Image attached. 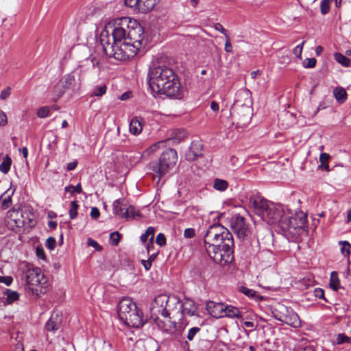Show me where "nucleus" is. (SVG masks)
Listing matches in <instances>:
<instances>
[{
  "label": "nucleus",
  "mask_w": 351,
  "mask_h": 351,
  "mask_svg": "<svg viewBox=\"0 0 351 351\" xmlns=\"http://www.w3.org/2000/svg\"><path fill=\"white\" fill-rule=\"evenodd\" d=\"M121 237V234L117 231L110 233V242L111 245H112L114 246H117L120 241Z\"/></svg>",
  "instance_id": "37998d69"
},
{
  "label": "nucleus",
  "mask_w": 351,
  "mask_h": 351,
  "mask_svg": "<svg viewBox=\"0 0 351 351\" xmlns=\"http://www.w3.org/2000/svg\"><path fill=\"white\" fill-rule=\"evenodd\" d=\"M130 23V19L128 17H123L115 21L114 27L111 34L114 44L121 43V41L125 43Z\"/></svg>",
  "instance_id": "ddd939ff"
},
{
  "label": "nucleus",
  "mask_w": 351,
  "mask_h": 351,
  "mask_svg": "<svg viewBox=\"0 0 351 351\" xmlns=\"http://www.w3.org/2000/svg\"><path fill=\"white\" fill-rule=\"evenodd\" d=\"M120 319L126 326L133 328H139L144 324L142 312L138 308L137 306H134L128 315L126 314Z\"/></svg>",
  "instance_id": "dca6fc26"
},
{
  "label": "nucleus",
  "mask_w": 351,
  "mask_h": 351,
  "mask_svg": "<svg viewBox=\"0 0 351 351\" xmlns=\"http://www.w3.org/2000/svg\"><path fill=\"white\" fill-rule=\"evenodd\" d=\"M164 144L163 141L158 142L156 143H154L152 146H150L147 149H146L145 152H147L148 154H152L155 152L160 147V145Z\"/></svg>",
  "instance_id": "680f3d73"
},
{
  "label": "nucleus",
  "mask_w": 351,
  "mask_h": 351,
  "mask_svg": "<svg viewBox=\"0 0 351 351\" xmlns=\"http://www.w3.org/2000/svg\"><path fill=\"white\" fill-rule=\"evenodd\" d=\"M173 301L174 303L180 304V299L173 295L169 297L165 294L157 295L154 302L152 304L151 315L152 317L160 315L164 318H167L169 314V302Z\"/></svg>",
  "instance_id": "0eeeda50"
},
{
  "label": "nucleus",
  "mask_w": 351,
  "mask_h": 351,
  "mask_svg": "<svg viewBox=\"0 0 351 351\" xmlns=\"http://www.w3.org/2000/svg\"><path fill=\"white\" fill-rule=\"evenodd\" d=\"M341 245V251L344 256H348L350 254L351 245L346 241H340Z\"/></svg>",
  "instance_id": "c03bdc74"
},
{
  "label": "nucleus",
  "mask_w": 351,
  "mask_h": 351,
  "mask_svg": "<svg viewBox=\"0 0 351 351\" xmlns=\"http://www.w3.org/2000/svg\"><path fill=\"white\" fill-rule=\"evenodd\" d=\"M230 231L219 223L210 225L204 234V241L206 250L216 246L221 238L229 236Z\"/></svg>",
  "instance_id": "6e6552de"
},
{
  "label": "nucleus",
  "mask_w": 351,
  "mask_h": 351,
  "mask_svg": "<svg viewBox=\"0 0 351 351\" xmlns=\"http://www.w3.org/2000/svg\"><path fill=\"white\" fill-rule=\"evenodd\" d=\"M49 108L48 107H42L37 111V116L40 118H45L49 115Z\"/></svg>",
  "instance_id": "3c124183"
},
{
  "label": "nucleus",
  "mask_w": 351,
  "mask_h": 351,
  "mask_svg": "<svg viewBox=\"0 0 351 351\" xmlns=\"http://www.w3.org/2000/svg\"><path fill=\"white\" fill-rule=\"evenodd\" d=\"M206 310L208 311L210 315L214 317H223L226 305L223 303L209 301L206 303Z\"/></svg>",
  "instance_id": "6ab92c4d"
},
{
  "label": "nucleus",
  "mask_w": 351,
  "mask_h": 351,
  "mask_svg": "<svg viewBox=\"0 0 351 351\" xmlns=\"http://www.w3.org/2000/svg\"><path fill=\"white\" fill-rule=\"evenodd\" d=\"M304 43V41L302 42V44L297 45L293 49V53L298 58H301L303 45Z\"/></svg>",
  "instance_id": "0e129e2a"
},
{
  "label": "nucleus",
  "mask_w": 351,
  "mask_h": 351,
  "mask_svg": "<svg viewBox=\"0 0 351 351\" xmlns=\"http://www.w3.org/2000/svg\"><path fill=\"white\" fill-rule=\"evenodd\" d=\"M136 306V303L128 298H123L118 304L117 313L120 318H123V316L128 314L129 312Z\"/></svg>",
  "instance_id": "412c9836"
},
{
  "label": "nucleus",
  "mask_w": 351,
  "mask_h": 351,
  "mask_svg": "<svg viewBox=\"0 0 351 351\" xmlns=\"http://www.w3.org/2000/svg\"><path fill=\"white\" fill-rule=\"evenodd\" d=\"M217 247H223L225 254L223 257H226L228 259L229 255L230 254V247H234V241L232 234L229 232V236L221 238L217 243H215Z\"/></svg>",
  "instance_id": "4be33fe9"
},
{
  "label": "nucleus",
  "mask_w": 351,
  "mask_h": 351,
  "mask_svg": "<svg viewBox=\"0 0 351 351\" xmlns=\"http://www.w3.org/2000/svg\"><path fill=\"white\" fill-rule=\"evenodd\" d=\"M158 0H139L138 11L147 13L151 11L156 5Z\"/></svg>",
  "instance_id": "bb28decb"
},
{
  "label": "nucleus",
  "mask_w": 351,
  "mask_h": 351,
  "mask_svg": "<svg viewBox=\"0 0 351 351\" xmlns=\"http://www.w3.org/2000/svg\"><path fill=\"white\" fill-rule=\"evenodd\" d=\"M335 60L344 66H348L350 63V60L340 53H335L334 55Z\"/></svg>",
  "instance_id": "58836bf2"
},
{
  "label": "nucleus",
  "mask_w": 351,
  "mask_h": 351,
  "mask_svg": "<svg viewBox=\"0 0 351 351\" xmlns=\"http://www.w3.org/2000/svg\"><path fill=\"white\" fill-rule=\"evenodd\" d=\"M152 319L159 330L169 335L175 340H181L184 328L181 325L178 326L175 321H171L169 315L167 318H164L165 319H160L158 315Z\"/></svg>",
  "instance_id": "423d86ee"
},
{
  "label": "nucleus",
  "mask_w": 351,
  "mask_h": 351,
  "mask_svg": "<svg viewBox=\"0 0 351 351\" xmlns=\"http://www.w3.org/2000/svg\"><path fill=\"white\" fill-rule=\"evenodd\" d=\"M333 95L336 100L340 103H344L347 99V93L345 88L342 87H336L333 90Z\"/></svg>",
  "instance_id": "c756f323"
},
{
  "label": "nucleus",
  "mask_w": 351,
  "mask_h": 351,
  "mask_svg": "<svg viewBox=\"0 0 351 351\" xmlns=\"http://www.w3.org/2000/svg\"><path fill=\"white\" fill-rule=\"evenodd\" d=\"M229 186L228 182L221 178H215L213 180V187L219 191H225Z\"/></svg>",
  "instance_id": "473e14b6"
},
{
  "label": "nucleus",
  "mask_w": 351,
  "mask_h": 351,
  "mask_svg": "<svg viewBox=\"0 0 351 351\" xmlns=\"http://www.w3.org/2000/svg\"><path fill=\"white\" fill-rule=\"evenodd\" d=\"M99 40L104 53L105 49H107V47H113L114 45V41L112 40V43H111L112 36L110 35L107 30L101 32Z\"/></svg>",
  "instance_id": "393cba45"
},
{
  "label": "nucleus",
  "mask_w": 351,
  "mask_h": 351,
  "mask_svg": "<svg viewBox=\"0 0 351 351\" xmlns=\"http://www.w3.org/2000/svg\"><path fill=\"white\" fill-rule=\"evenodd\" d=\"M337 343L339 344L344 343H351V336L348 337L344 334H339L337 338Z\"/></svg>",
  "instance_id": "603ef678"
},
{
  "label": "nucleus",
  "mask_w": 351,
  "mask_h": 351,
  "mask_svg": "<svg viewBox=\"0 0 351 351\" xmlns=\"http://www.w3.org/2000/svg\"><path fill=\"white\" fill-rule=\"evenodd\" d=\"M210 258L217 264L221 266H224L228 263H230L233 259V247H230V254L229 255L228 259L223 257L225 252L223 247H217L216 246H212L210 248L206 250Z\"/></svg>",
  "instance_id": "4468645a"
},
{
  "label": "nucleus",
  "mask_w": 351,
  "mask_h": 351,
  "mask_svg": "<svg viewBox=\"0 0 351 351\" xmlns=\"http://www.w3.org/2000/svg\"><path fill=\"white\" fill-rule=\"evenodd\" d=\"M126 205L123 204L121 199H117L113 204V213L116 215H119L121 218L125 217V210H126Z\"/></svg>",
  "instance_id": "c85d7f7f"
},
{
  "label": "nucleus",
  "mask_w": 351,
  "mask_h": 351,
  "mask_svg": "<svg viewBox=\"0 0 351 351\" xmlns=\"http://www.w3.org/2000/svg\"><path fill=\"white\" fill-rule=\"evenodd\" d=\"M56 241L54 237H49L45 243V246L49 250H53L56 247Z\"/></svg>",
  "instance_id": "6e6d98bb"
},
{
  "label": "nucleus",
  "mask_w": 351,
  "mask_h": 351,
  "mask_svg": "<svg viewBox=\"0 0 351 351\" xmlns=\"http://www.w3.org/2000/svg\"><path fill=\"white\" fill-rule=\"evenodd\" d=\"M241 323L247 328H249V330H245V332L247 335H249L250 332L254 331L257 326L258 324L254 323L253 321H247L245 319L243 316H242L240 319Z\"/></svg>",
  "instance_id": "e433bc0d"
},
{
  "label": "nucleus",
  "mask_w": 351,
  "mask_h": 351,
  "mask_svg": "<svg viewBox=\"0 0 351 351\" xmlns=\"http://www.w3.org/2000/svg\"><path fill=\"white\" fill-rule=\"evenodd\" d=\"M330 157V155L326 153H322L320 154L319 160L321 162V166L326 170L328 169V165L327 162H328Z\"/></svg>",
  "instance_id": "09e8293b"
},
{
  "label": "nucleus",
  "mask_w": 351,
  "mask_h": 351,
  "mask_svg": "<svg viewBox=\"0 0 351 351\" xmlns=\"http://www.w3.org/2000/svg\"><path fill=\"white\" fill-rule=\"evenodd\" d=\"M11 165V158L8 155H6L0 164V171L5 174L8 173L10 169Z\"/></svg>",
  "instance_id": "c9c22d12"
},
{
  "label": "nucleus",
  "mask_w": 351,
  "mask_h": 351,
  "mask_svg": "<svg viewBox=\"0 0 351 351\" xmlns=\"http://www.w3.org/2000/svg\"><path fill=\"white\" fill-rule=\"evenodd\" d=\"M177 160V152L174 149H167L162 153L158 160L149 164V169L152 171L154 178H157L159 181L176 165Z\"/></svg>",
  "instance_id": "f03ea898"
},
{
  "label": "nucleus",
  "mask_w": 351,
  "mask_h": 351,
  "mask_svg": "<svg viewBox=\"0 0 351 351\" xmlns=\"http://www.w3.org/2000/svg\"><path fill=\"white\" fill-rule=\"evenodd\" d=\"M125 4L128 7L138 10L139 0H125Z\"/></svg>",
  "instance_id": "5fc2aeb1"
},
{
  "label": "nucleus",
  "mask_w": 351,
  "mask_h": 351,
  "mask_svg": "<svg viewBox=\"0 0 351 351\" xmlns=\"http://www.w3.org/2000/svg\"><path fill=\"white\" fill-rule=\"evenodd\" d=\"M230 227L239 239H244L249 232L248 226L245 223L243 217L235 215L230 221Z\"/></svg>",
  "instance_id": "2eb2a0df"
},
{
  "label": "nucleus",
  "mask_w": 351,
  "mask_h": 351,
  "mask_svg": "<svg viewBox=\"0 0 351 351\" xmlns=\"http://www.w3.org/2000/svg\"><path fill=\"white\" fill-rule=\"evenodd\" d=\"M203 145L200 141H195L186 152L185 158L188 161H194L202 156Z\"/></svg>",
  "instance_id": "a211bd4d"
},
{
  "label": "nucleus",
  "mask_w": 351,
  "mask_h": 351,
  "mask_svg": "<svg viewBox=\"0 0 351 351\" xmlns=\"http://www.w3.org/2000/svg\"><path fill=\"white\" fill-rule=\"evenodd\" d=\"M78 208L79 204L77 201H73L71 202V208L69 211L70 219H74L77 217Z\"/></svg>",
  "instance_id": "ea45409f"
},
{
  "label": "nucleus",
  "mask_w": 351,
  "mask_h": 351,
  "mask_svg": "<svg viewBox=\"0 0 351 351\" xmlns=\"http://www.w3.org/2000/svg\"><path fill=\"white\" fill-rule=\"evenodd\" d=\"M230 114L232 119L237 121V126L241 128L247 126L252 118L250 108L247 105L240 104L238 101L232 105Z\"/></svg>",
  "instance_id": "9d476101"
},
{
  "label": "nucleus",
  "mask_w": 351,
  "mask_h": 351,
  "mask_svg": "<svg viewBox=\"0 0 351 351\" xmlns=\"http://www.w3.org/2000/svg\"><path fill=\"white\" fill-rule=\"evenodd\" d=\"M63 82V86L66 91L71 93H75L80 89V82L79 80H76L72 73H69L65 76L64 80H60Z\"/></svg>",
  "instance_id": "aec40b11"
},
{
  "label": "nucleus",
  "mask_w": 351,
  "mask_h": 351,
  "mask_svg": "<svg viewBox=\"0 0 351 351\" xmlns=\"http://www.w3.org/2000/svg\"><path fill=\"white\" fill-rule=\"evenodd\" d=\"M156 243L160 246H163L166 244V237L164 234L159 233L156 239Z\"/></svg>",
  "instance_id": "13d9d810"
},
{
  "label": "nucleus",
  "mask_w": 351,
  "mask_h": 351,
  "mask_svg": "<svg viewBox=\"0 0 351 351\" xmlns=\"http://www.w3.org/2000/svg\"><path fill=\"white\" fill-rule=\"evenodd\" d=\"M13 281V278L11 276H0V282L4 283L7 286H10Z\"/></svg>",
  "instance_id": "69168bd1"
},
{
  "label": "nucleus",
  "mask_w": 351,
  "mask_h": 351,
  "mask_svg": "<svg viewBox=\"0 0 351 351\" xmlns=\"http://www.w3.org/2000/svg\"><path fill=\"white\" fill-rule=\"evenodd\" d=\"M307 221V216L303 212H299L292 213L289 210H287L282 222V230L289 231L291 229L295 230L297 229L304 230L307 228L306 223Z\"/></svg>",
  "instance_id": "1a4fd4ad"
},
{
  "label": "nucleus",
  "mask_w": 351,
  "mask_h": 351,
  "mask_svg": "<svg viewBox=\"0 0 351 351\" xmlns=\"http://www.w3.org/2000/svg\"><path fill=\"white\" fill-rule=\"evenodd\" d=\"M314 295L316 297V298H320V299H323L326 302H328L327 299L325 298L324 297V291L321 288H315L314 289Z\"/></svg>",
  "instance_id": "bf43d9fd"
},
{
  "label": "nucleus",
  "mask_w": 351,
  "mask_h": 351,
  "mask_svg": "<svg viewBox=\"0 0 351 351\" xmlns=\"http://www.w3.org/2000/svg\"><path fill=\"white\" fill-rule=\"evenodd\" d=\"M14 192V189L12 191L11 195H8L2 201L1 207L3 209H7L10 206L12 202L11 196L13 195Z\"/></svg>",
  "instance_id": "864d4df0"
},
{
  "label": "nucleus",
  "mask_w": 351,
  "mask_h": 351,
  "mask_svg": "<svg viewBox=\"0 0 351 351\" xmlns=\"http://www.w3.org/2000/svg\"><path fill=\"white\" fill-rule=\"evenodd\" d=\"M11 94V88L7 87L3 89L0 93V98L3 100L6 99Z\"/></svg>",
  "instance_id": "e2e57ef3"
},
{
  "label": "nucleus",
  "mask_w": 351,
  "mask_h": 351,
  "mask_svg": "<svg viewBox=\"0 0 351 351\" xmlns=\"http://www.w3.org/2000/svg\"><path fill=\"white\" fill-rule=\"evenodd\" d=\"M269 205L266 213L263 214V220L269 224L278 223L282 230V222H284L287 212L282 206L276 205L272 202Z\"/></svg>",
  "instance_id": "f8f14e48"
},
{
  "label": "nucleus",
  "mask_w": 351,
  "mask_h": 351,
  "mask_svg": "<svg viewBox=\"0 0 351 351\" xmlns=\"http://www.w3.org/2000/svg\"><path fill=\"white\" fill-rule=\"evenodd\" d=\"M239 290L241 293H243L244 295H247V297H249L250 298L256 299L257 297H258L256 291H255L253 289H249L246 287L241 286L239 288Z\"/></svg>",
  "instance_id": "a19ab883"
},
{
  "label": "nucleus",
  "mask_w": 351,
  "mask_h": 351,
  "mask_svg": "<svg viewBox=\"0 0 351 351\" xmlns=\"http://www.w3.org/2000/svg\"><path fill=\"white\" fill-rule=\"evenodd\" d=\"M155 234V228L154 227H149L146 230L145 232L141 236V241L145 243L149 239H154Z\"/></svg>",
  "instance_id": "4c0bfd02"
},
{
  "label": "nucleus",
  "mask_w": 351,
  "mask_h": 351,
  "mask_svg": "<svg viewBox=\"0 0 351 351\" xmlns=\"http://www.w3.org/2000/svg\"><path fill=\"white\" fill-rule=\"evenodd\" d=\"M195 236V230L193 228H186L184 231V237L187 239L193 238Z\"/></svg>",
  "instance_id": "052dcab7"
},
{
  "label": "nucleus",
  "mask_w": 351,
  "mask_h": 351,
  "mask_svg": "<svg viewBox=\"0 0 351 351\" xmlns=\"http://www.w3.org/2000/svg\"><path fill=\"white\" fill-rule=\"evenodd\" d=\"M62 324V317L58 314H52L45 325L47 331L55 332L58 330Z\"/></svg>",
  "instance_id": "5701e85b"
},
{
  "label": "nucleus",
  "mask_w": 351,
  "mask_h": 351,
  "mask_svg": "<svg viewBox=\"0 0 351 351\" xmlns=\"http://www.w3.org/2000/svg\"><path fill=\"white\" fill-rule=\"evenodd\" d=\"M143 130V125L141 119L138 117H134L130 123V132L134 134H139Z\"/></svg>",
  "instance_id": "a878e982"
},
{
  "label": "nucleus",
  "mask_w": 351,
  "mask_h": 351,
  "mask_svg": "<svg viewBox=\"0 0 351 351\" xmlns=\"http://www.w3.org/2000/svg\"><path fill=\"white\" fill-rule=\"evenodd\" d=\"M65 88L63 86V82L60 80L54 86L53 89V99L58 100L66 92Z\"/></svg>",
  "instance_id": "2f4dec72"
},
{
  "label": "nucleus",
  "mask_w": 351,
  "mask_h": 351,
  "mask_svg": "<svg viewBox=\"0 0 351 351\" xmlns=\"http://www.w3.org/2000/svg\"><path fill=\"white\" fill-rule=\"evenodd\" d=\"M119 44H114L113 47H107V49H105V54L110 58L125 61L137 53V52L132 53V47L127 43Z\"/></svg>",
  "instance_id": "9b49d317"
},
{
  "label": "nucleus",
  "mask_w": 351,
  "mask_h": 351,
  "mask_svg": "<svg viewBox=\"0 0 351 351\" xmlns=\"http://www.w3.org/2000/svg\"><path fill=\"white\" fill-rule=\"evenodd\" d=\"M148 84L154 93L168 97L181 99L183 90L178 75L165 64H153L147 74Z\"/></svg>",
  "instance_id": "f257e3e1"
},
{
  "label": "nucleus",
  "mask_w": 351,
  "mask_h": 351,
  "mask_svg": "<svg viewBox=\"0 0 351 351\" xmlns=\"http://www.w3.org/2000/svg\"><path fill=\"white\" fill-rule=\"evenodd\" d=\"M143 41V27L136 20L130 19V27L128 29V36L125 42L132 47V53L139 51Z\"/></svg>",
  "instance_id": "39448f33"
},
{
  "label": "nucleus",
  "mask_w": 351,
  "mask_h": 351,
  "mask_svg": "<svg viewBox=\"0 0 351 351\" xmlns=\"http://www.w3.org/2000/svg\"><path fill=\"white\" fill-rule=\"evenodd\" d=\"M106 90L107 88L105 85L96 86L94 88L91 96L101 97L106 93Z\"/></svg>",
  "instance_id": "a18cd8bd"
},
{
  "label": "nucleus",
  "mask_w": 351,
  "mask_h": 351,
  "mask_svg": "<svg viewBox=\"0 0 351 351\" xmlns=\"http://www.w3.org/2000/svg\"><path fill=\"white\" fill-rule=\"evenodd\" d=\"M36 252L37 256L39 258L43 259V260L46 259L45 253V251H44L43 247H38L36 248Z\"/></svg>",
  "instance_id": "774afa93"
},
{
  "label": "nucleus",
  "mask_w": 351,
  "mask_h": 351,
  "mask_svg": "<svg viewBox=\"0 0 351 351\" xmlns=\"http://www.w3.org/2000/svg\"><path fill=\"white\" fill-rule=\"evenodd\" d=\"M99 215V210L97 207H93L90 211V217L94 219H97Z\"/></svg>",
  "instance_id": "338daca9"
},
{
  "label": "nucleus",
  "mask_w": 351,
  "mask_h": 351,
  "mask_svg": "<svg viewBox=\"0 0 351 351\" xmlns=\"http://www.w3.org/2000/svg\"><path fill=\"white\" fill-rule=\"evenodd\" d=\"M201 330V328L199 327H193L190 328L188 331L186 338L189 341H191L194 339L195 335Z\"/></svg>",
  "instance_id": "de8ad7c7"
},
{
  "label": "nucleus",
  "mask_w": 351,
  "mask_h": 351,
  "mask_svg": "<svg viewBox=\"0 0 351 351\" xmlns=\"http://www.w3.org/2000/svg\"><path fill=\"white\" fill-rule=\"evenodd\" d=\"M332 0H322L320 3L321 13L324 15L328 14L330 9V3Z\"/></svg>",
  "instance_id": "79ce46f5"
},
{
  "label": "nucleus",
  "mask_w": 351,
  "mask_h": 351,
  "mask_svg": "<svg viewBox=\"0 0 351 351\" xmlns=\"http://www.w3.org/2000/svg\"><path fill=\"white\" fill-rule=\"evenodd\" d=\"M242 316L243 315L238 308L231 305H226L224 317L238 318L240 319Z\"/></svg>",
  "instance_id": "cd10ccee"
},
{
  "label": "nucleus",
  "mask_w": 351,
  "mask_h": 351,
  "mask_svg": "<svg viewBox=\"0 0 351 351\" xmlns=\"http://www.w3.org/2000/svg\"><path fill=\"white\" fill-rule=\"evenodd\" d=\"M317 60L315 58H306L303 62L304 68H314L315 66Z\"/></svg>",
  "instance_id": "8fccbe9b"
},
{
  "label": "nucleus",
  "mask_w": 351,
  "mask_h": 351,
  "mask_svg": "<svg viewBox=\"0 0 351 351\" xmlns=\"http://www.w3.org/2000/svg\"><path fill=\"white\" fill-rule=\"evenodd\" d=\"M329 285L334 291H337L341 288L340 281L337 271H332L330 274Z\"/></svg>",
  "instance_id": "72a5a7b5"
},
{
  "label": "nucleus",
  "mask_w": 351,
  "mask_h": 351,
  "mask_svg": "<svg viewBox=\"0 0 351 351\" xmlns=\"http://www.w3.org/2000/svg\"><path fill=\"white\" fill-rule=\"evenodd\" d=\"M44 274L38 267L28 269L26 273V290L29 293L38 298L45 293V288L41 285L44 282Z\"/></svg>",
  "instance_id": "7ed1b4c3"
},
{
  "label": "nucleus",
  "mask_w": 351,
  "mask_h": 351,
  "mask_svg": "<svg viewBox=\"0 0 351 351\" xmlns=\"http://www.w3.org/2000/svg\"><path fill=\"white\" fill-rule=\"evenodd\" d=\"M272 316L277 320L294 328L300 326L298 315L291 307L282 304H277L271 308Z\"/></svg>",
  "instance_id": "20e7f679"
},
{
  "label": "nucleus",
  "mask_w": 351,
  "mask_h": 351,
  "mask_svg": "<svg viewBox=\"0 0 351 351\" xmlns=\"http://www.w3.org/2000/svg\"><path fill=\"white\" fill-rule=\"evenodd\" d=\"M87 244L89 246L93 247L97 251H101L102 250L101 246L96 241L91 238L88 239Z\"/></svg>",
  "instance_id": "4d7b16f0"
},
{
  "label": "nucleus",
  "mask_w": 351,
  "mask_h": 351,
  "mask_svg": "<svg viewBox=\"0 0 351 351\" xmlns=\"http://www.w3.org/2000/svg\"><path fill=\"white\" fill-rule=\"evenodd\" d=\"M3 295H6V300L8 304H12L19 299V294L15 291L7 289Z\"/></svg>",
  "instance_id": "f704fd0d"
},
{
  "label": "nucleus",
  "mask_w": 351,
  "mask_h": 351,
  "mask_svg": "<svg viewBox=\"0 0 351 351\" xmlns=\"http://www.w3.org/2000/svg\"><path fill=\"white\" fill-rule=\"evenodd\" d=\"M66 192H70L71 193L75 192L77 193H82V188L80 183H78L75 186L73 185H69L65 187L64 189Z\"/></svg>",
  "instance_id": "49530a36"
},
{
  "label": "nucleus",
  "mask_w": 351,
  "mask_h": 351,
  "mask_svg": "<svg viewBox=\"0 0 351 351\" xmlns=\"http://www.w3.org/2000/svg\"><path fill=\"white\" fill-rule=\"evenodd\" d=\"M124 214V218L127 219H136V217L141 218L142 217V214L140 210L136 209V207L132 205H130L127 207Z\"/></svg>",
  "instance_id": "7c9ffc66"
},
{
  "label": "nucleus",
  "mask_w": 351,
  "mask_h": 351,
  "mask_svg": "<svg viewBox=\"0 0 351 351\" xmlns=\"http://www.w3.org/2000/svg\"><path fill=\"white\" fill-rule=\"evenodd\" d=\"M180 303V308L183 314L186 313L189 316L197 315V308L195 306V302L192 300L186 299L184 303Z\"/></svg>",
  "instance_id": "b1692460"
},
{
  "label": "nucleus",
  "mask_w": 351,
  "mask_h": 351,
  "mask_svg": "<svg viewBox=\"0 0 351 351\" xmlns=\"http://www.w3.org/2000/svg\"><path fill=\"white\" fill-rule=\"evenodd\" d=\"M271 203L258 195H252L249 199V204L253 207L255 213L261 218L263 217V214L266 213L267 208H269V204H271Z\"/></svg>",
  "instance_id": "f3484780"
}]
</instances>
